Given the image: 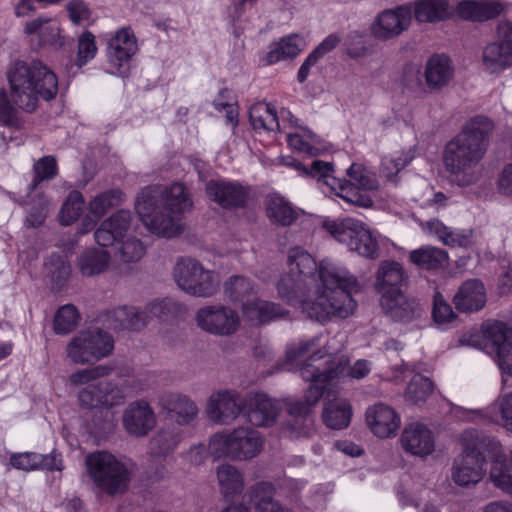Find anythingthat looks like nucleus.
<instances>
[{
	"label": "nucleus",
	"instance_id": "nucleus-13",
	"mask_svg": "<svg viewBox=\"0 0 512 512\" xmlns=\"http://www.w3.org/2000/svg\"><path fill=\"white\" fill-rule=\"evenodd\" d=\"M176 303L169 298L149 302L143 310L133 306L118 307L107 314L106 324L114 330H140L153 318H163L175 312Z\"/></svg>",
	"mask_w": 512,
	"mask_h": 512
},
{
	"label": "nucleus",
	"instance_id": "nucleus-44",
	"mask_svg": "<svg viewBox=\"0 0 512 512\" xmlns=\"http://www.w3.org/2000/svg\"><path fill=\"white\" fill-rule=\"evenodd\" d=\"M409 259L420 268L433 270L442 267L447 262L448 255L440 248L423 246L412 250Z\"/></svg>",
	"mask_w": 512,
	"mask_h": 512
},
{
	"label": "nucleus",
	"instance_id": "nucleus-8",
	"mask_svg": "<svg viewBox=\"0 0 512 512\" xmlns=\"http://www.w3.org/2000/svg\"><path fill=\"white\" fill-rule=\"evenodd\" d=\"M264 445L265 438L259 431L249 426H239L211 435L208 440V451L214 460L247 462L258 457Z\"/></svg>",
	"mask_w": 512,
	"mask_h": 512
},
{
	"label": "nucleus",
	"instance_id": "nucleus-11",
	"mask_svg": "<svg viewBox=\"0 0 512 512\" xmlns=\"http://www.w3.org/2000/svg\"><path fill=\"white\" fill-rule=\"evenodd\" d=\"M87 473L97 487L110 495L123 493L130 481L126 464L107 451H97L87 455Z\"/></svg>",
	"mask_w": 512,
	"mask_h": 512
},
{
	"label": "nucleus",
	"instance_id": "nucleus-59",
	"mask_svg": "<svg viewBox=\"0 0 512 512\" xmlns=\"http://www.w3.org/2000/svg\"><path fill=\"white\" fill-rule=\"evenodd\" d=\"M302 129L305 132L304 136H301L298 133H288L287 142L289 146L294 150L306 153L308 155H315L317 149L314 148L311 144V141L314 139L315 135L308 129Z\"/></svg>",
	"mask_w": 512,
	"mask_h": 512
},
{
	"label": "nucleus",
	"instance_id": "nucleus-29",
	"mask_svg": "<svg viewBox=\"0 0 512 512\" xmlns=\"http://www.w3.org/2000/svg\"><path fill=\"white\" fill-rule=\"evenodd\" d=\"M161 412L168 415L178 425L190 424L198 415L196 403L180 392H163L158 397Z\"/></svg>",
	"mask_w": 512,
	"mask_h": 512
},
{
	"label": "nucleus",
	"instance_id": "nucleus-45",
	"mask_svg": "<svg viewBox=\"0 0 512 512\" xmlns=\"http://www.w3.org/2000/svg\"><path fill=\"white\" fill-rule=\"evenodd\" d=\"M27 224H43L50 211V201L42 192L28 190L24 202Z\"/></svg>",
	"mask_w": 512,
	"mask_h": 512
},
{
	"label": "nucleus",
	"instance_id": "nucleus-27",
	"mask_svg": "<svg viewBox=\"0 0 512 512\" xmlns=\"http://www.w3.org/2000/svg\"><path fill=\"white\" fill-rule=\"evenodd\" d=\"M206 194L222 208H241L249 199L250 189L239 182L210 180L206 184Z\"/></svg>",
	"mask_w": 512,
	"mask_h": 512
},
{
	"label": "nucleus",
	"instance_id": "nucleus-61",
	"mask_svg": "<svg viewBox=\"0 0 512 512\" xmlns=\"http://www.w3.org/2000/svg\"><path fill=\"white\" fill-rule=\"evenodd\" d=\"M70 21L79 25L91 19V10L83 0H70L66 4Z\"/></svg>",
	"mask_w": 512,
	"mask_h": 512
},
{
	"label": "nucleus",
	"instance_id": "nucleus-12",
	"mask_svg": "<svg viewBox=\"0 0 512 512\" xmlns=\"http://www.w3.org/2000/svg\"><path fill=\"white\" fill-rule=\"evenodd\" d=\"M172 275L176 285L190 296L209 298L220 288L218 273L205 268L199 260L192 257L179 258Z\"/></svg>",
	"mask_w": 512,
	"mask_h": 512
},
{
	"label": "nucleus",
	"instance_id": "nucleus-24",
	"mask_svg": "<svg viewBox=\"0 0 512 512\" xmlns=\"http://www.w3.org/2000/svg\"><path fill=\"white\" fill-rule=\"evenodd\" d=\"M243 412L251 425L268 427L276 422L280 407L277 401L266 394L251 392L244 398Z\"/></svg>",
	"mask_w": 512,
	"mask_h": 512
},
{
	"label": "nucleus",
	"instance_id": "nucleus-39",
	"mask_svg": "<svg viewBox=\"0 0 512 512\" xmlns=\"http://www.w3.org/2000/svg\"><path fill=\"white\" fill-rule=\"evenodd\" d=\"M322 417L327 427L344 429L350 424L352 407L346 399L336 398L325 405Z\"/></svg>",
	"mask_w": 512,
	"mask_h": 512
},
{
	"label": "nucleus",
	"instance_id": "nucleus-56",
	"mask_svg": "<svg viewBox=\"0 0 512 512\" xmlns=\"http://www.w3.org/2000/svg\"><path fill=\"white\" fill-rule=\"evenodd\" d=\"M97 53L95 36L85 30L78 38L77 65L83 66L91 61Z\"/></svg>",
	"mask_w": 512,
	"mask_h": 512
},
{
	"label": "nucleus",
	"instance_id": "nucleus-55",
	"mask_svg": "<svg viewBox=\"0 0 512 512\" xmlns=\"http://www.w3.org/2000/svg\"><path fill=\"white\" fill-rule=\"evenodd\" d=\"M0 124L14 129L22 127L23 121L13 107L4 89L0 90Z\"/></svg>",
	"mask_w": 512,
	"mask_h": 512
},
{
	"label": "nucleus",
	"instance_id": "nucleus-25",
	"mask_svg": "<svg viewBox=\"0 0 512 512\" xmlns=\"http://www.w3.org/2000/svg\"><path fill=\"white\" fill-rule=\"evenodd\" d=\"M265 210L268 219L274 224H300L315 222L316 216L295 207L283 195L271 192L265 197Z\"/></svg>",
	"mask_w": 512,
	"mask_h": 512
},
{
	"label": "nucleus",
	"instance_id": "nucleus-37",
	"mask_svg": "<svg viewBox=\"0 0 512 512\" xmlns=\"http://www.w3.org/2000/svg\"><path fill=\"white\" fill-rule=\"evenodd\" d=\"M380 304L385 315L399 322H411L422 312L420 304L414 299L407 298L403 293L380 299Z\"/></svg>",
	"mask_w": 512,
	"mask_h": 512
},
{
	"label": "nucleus",
	"instance_id": "nucleus-22",
	"mask_svg": "<svg viewBox=\"0 0 512 512\" xmlns=\"http://www.w3.org/2000/svg\"><path fill=\"white\" fill-rule=\"evenodd\" d=\"M122 425L134 437L148 435L157 425V415L144 399L130 402L123 411Z\"/></svg>",
	"mask_w": 512,
	"mask_h": 512
},
{
	"label": "nucleus",
	"instance_id": "nucleus-49",
	"mask_svg": "<svg viewBox=\"0 0 512 512\" xmlns=\"http://www.w3.org/2000/svg\"><path fill=\"white\" fill-rule=\"evenodd\" d=\"M85 200L81 192L77 190L71 191L60 211V224H72L79 220L83 214Z\"/></svg>",
	"mask_w": 512,
	"mask_h": 512
},
{
	"label": "nucleus",
	"instance_id": "nucleus-5",
	"mask_svg": "<svg viewBox=\"0 0 512 512\" xmlns=\"http://www.w3.org/2000/svg\"><path fill=\"white\" fill-rule=\"evenodd\" d=\"M371 368V362L365 359L357 360L352 366L347 367V361L342 358H334L324 370H320L312 363L300 367L301 378L309 381L310 386L305 393L304 401L296 400L287 404L288 413L295 417H306L335 380L345 377L362 379L370 373Z\"/></svg>",
	"mask_w": 512,
	"mask_h": 512
},
{
	"label": "nucleus",
	"instance_id": "nucleus-30",
	"mask_svg": "<svg viewBox=\"0 0 512 512\" xmlns=\"http://www.w3.org/2000/svg\"><path fill=\"white\" fill-rule=\"evenodd\" d=\"M412 12L408 6H399L380 13L372 25L373 35L378 39H391L407 30Z\"/></svg>",
	"mask_w": 512,
	"mask_h": 512
},
{
	"label": "nucleus",
	"instance_id": "nucleus-41",
	"mask_svg": "<svg viewBox=\"0 0 512 512\" xmlns=\"http://www.w3.org/2000/svg\"><path fill=\"white\" fill-rule=\"evenodd\" d=\"M249 119L255 130L279 131L280 124L274 106L266 102L254 104L249 111Z\"/></svg>",
	"mask_w": 512,
	"mask_h": 512
},
{
	"label": "nucleus",
	"instance_id": "nucleus-35",
	"mask_svg": "<svg viewBox=\"0 0 512 512\" xmlns=\"http://www.w3.org/2000/svg\"><path fill=\"white\" fill-rule=\"evenodd\" d=\"M454 67L451 59L444 54L432 55L425 64L424 77L432 90H441L452 80Z\"/></svg>",
	"mask_w": 512,
	"mask_h": 512
},
{
	"label": "nucleus",
	"instance_id": "nucleus-57",
	"mask_svg": "<svg viewBox=\"0 0 512 512\" xmlns=\"http://www.w3.org/2000/svg\"><path fill=\"white\" fill-rule=\"evenodd\" d=\"M46 268L57 285H62L71 273L69 262L61 256H52L46 263Z\"/></svg>",
	"mask_w": 512,
	"mask_h": 512
},
{
	"label": "nucleus",
	"instance_id": "nucleus-40",
	"mask_svg": "<svg viewBox=\"0 0 512 512\" xmlns=\"http://www.w3.org/2000/svg\"><path fill=\"white\" fill-rule=\"evenodd\" d=\"M304 47V39L298 34L283 37L279 42L270 46V50L266 56V62L271 65L284 59L294 58Z\"/></svg>",
	"mask_w": 512,
	"mask_h": 512
},
{
	"label": "nucleus",
	"instance_id": "nucleus-46",
	"mask_svg": "<svg viewBox=\"0 0 512 512\" xmlns=\"http://www.w3.org/2000/svg\"><path fill=\"white\" fill-rule=\"evenodd\" d=\"M426 233L434 236L444 245L463 247L471 242V231H462L452 226H426Z\"/></svg>",
	"mask_w": 512,
	"mask_h": 512
},
{
	"label": "nucleus",
	"instance_id": "nucleus-34",
	"mask_svg": "<svg viewBox=\"0 0 512 512\" xmlns=\"http://www.w3.org/2000/svg\"><path fill=\"white\" fill-rule=\"evenodd\" d=\"M275 487L272 483L262 481L251 486L245 498L255 512H294L274 499Z\"/></svg>",
	"mask_w": 512,
	"mask_h": 512
},
{
	"label": "nucleus",
	"instance_id": "nucleus-19",
	"mask_svg": "<svg viewBox=\"0 0 512 512\" xmlns=\"http://www.w3.org/2000/svg\"><path fill=\"white\" fill-rule=\"evenodd\" d=\"M485 69L491 73L502 71L512 66V23L499 25L498 41L488 44L482 53Z\"/></svg>",
	"mask_w": 512,
	"mask_h": 512
},
{
	"label": "nucleus",
	"instance_id": "nucleus-53",
	"mask_svg": "<svg viewBox=\"0 0 512 512\" xmlns=\"http://www.w3.org/2000/svg\"><path fill=\"white\" fill-rule=\"evenodd\" d=\"M492 409L495 412L493 420L512 432V392L499 396Z\"/></svg>",
	"mask_w": 512,
	"mask_h": 512
},
{
	"label": "nucleus",
	"instance_id": "nucleus-50",
	"mask_svg": "<svg viewBox=\"0 0 512 512\" xmlns=\"http://www.w3.org/2000/svg\"><path fill=\"white\" fill-rule=\"evenodd\" d=\"M123 193L118 189H111L95 196L89 202V212L99 220L107 210L122 201Z\"/></svg>",
	"mask_w": 512,
	"mask_h": 512
},
{
	"label": "nucleus",
	"instance_id": "nucleus-17",
	"mask_svg": "<svg viewBox=\"0 0 512 512\" xmlns=\"http://www.w3.org/2000/svg\"><path fill=\"white\" fill-rule=\"evenodd\" d=\"M339 243L349 247L359 255L375 259L378 257L376 235L365 226H323Z\"/></svg>",
	"mask_w": 512,
	"mask_h": 512
},
{
	"label": "nucleus",
	"instance_id": "nucleus-43",
	"mask_svg": "<svg viewBox=\"0 0 512 512\" xmlns=\"http://www.w3.org/2000/svg\"><path fill=\"white\" fill-rule=\"evenodd\" d=\"M110 255L103 249H88L78 258V267L84 276H93L106 270Z\"/></svg>",
	"mask_w": 512,
	"mask_h": 512
},
{
	"label": "nucleus",
	"instance_id": "nucleus-2",
	"mask_svg": "<svg viewBox=\"0 0 512 512\" xmlns=\"http://www.w3.org/2000/svg\"><path fill=\"white\" fill-rule=\"evenodd\" d=\"M493 128V122L487 117H473L445 145L442 155L445 170L459 185L467 186L477 180Z\"/></svg>",
	"mask_w": 512,
	"mask_h": 512
},
{
	"label": "nucleus",
	"instance_id": "nucleus-42",
	"mask_svg": "<svg viewBox=\"0 0 512 512\" xmlns=\"http://www.w3.org/2000/svg\"><path fill=\"white\" fill-rule=\"evenodd\" d=\"M414 15L419 22H438L449 16L446 0H420L414 5Z\"/></svg>",
	"mask_w": 512,
	"mask_h": 512
},
{
	"label": "nucleus",
	"instance_id": "nucleus-47",
	"mask_svg": "<svg viewBox=\"0 0 512 512\" xmlns=\"http://www.w3.org/2000/svg\"><path fill=\"white\" fill-rule=\"evenodd\" d=\"M179 441V433L174 428H162L150 439V453L165 456L177 447Z\"/></svg>",
	"mask_w": 512,
	"mask_h": 512
},
{
	"label": "nucleus",
	"instance_id": "nucleus-6",
	"mask_svg": "<svg viewBox=\"0 0 512 512\" xmlns=\"http://www.w3.org/2000/svg\"><path fill=\"white\" fill-rule=\"evenodd\" d=\"M288 165L294 166L303 174L322 179L332 189H339L338 195L348 203L365 208L372 206V200L367 192L377 190L379 185L375 174L362 164L353 163L347 169L348 180L333 177V165L330 162L315 160L310 169L300 162H291Z\"/></svg>",
	"mask_w": 512,
	"mask_h": 512
},
{
	"label": "nucleus",
	"instance_id": "nucleus-15",
	"mask_svg": "<svg viewBox=\"0 0 512 512\" xmlns=\"http://www.w3.org/2000/svg\"><path fill=\"white\" fill-rule=\"evenodd\" d=\"M114 340L110 334L99 329L82 330L67 344V358L74 364L85 365L110 355Z\"/></svg>",
	"mask_w": 512,
	"mask_h": 512
},
{
	"label": "nucleus",
	"instance_id": "nucleus-33",
	"mask_svg": "<svg viewBox=\"0 0 512 512\" xmlns=\"http://www.w3.org/2000/svg\"><path fill=\"white\" fill-rule=\"evenodd\" d=\"M503 5L496 0H463L455 7L456 15L470 22H485L498 17Z\"/></svg>",
	"mask_w": 512,
	"mask_h": 512
},
{
	"label": "nucleus",
	"instance_id": "nucleus-51",
	"mask_svg": "<svg viewBox=\"0 0 512 512\" xmlns=\"http://www.w3.org/2000/svg\"><path fill=\"white\" fill-rule=\"evenodd\" d=\"M433 384L429 378L417 374L410 380L406 390V400L414 404H419L431 395Z\"/></svg>",
	"mask_w": 512,
	"mask_h": 512
},
{
	"label": "nucleus",
	"instance_id": "nucleus-9",
	"mask_svg": "<svg viewBox=\"0 0 512 512\" xmlns=\"http://www.w3.org/2000/svg\"><path fill=\"white\" fill-rule=\"evenodd\" d=\"M164 207L156 205L150 188L143 189L137 197L135 209L142 224H174L182 214L191 211L193 200L186 187L174 183L163 194Z\"/></svg>",
	"mask_w": 512,
	"mask_h": 512
},
{
	"label": "nucleus",
	"instance_id": "nucleus-3",
	"mask_svg": "<svg viewBox=\"0 0 512 512\" xmlns=\"http://www.w3.org/2000/svg\"><path fill=\"white\" fill-rule=\"evenodd\" d=\"M111 373V368L98 365L79 369L69 376V386L75 392L79 405L85 409L113 408L126 398V389L138 393L145 390L141 379L126 381L124 386L113 382H102L100 378Z\"/></svg>",
	"mask_w": 512,
	"mask_h": 512
},
{
	"label": "nucleus",
	"instance_id": "nucleus-38",
	"mask_svg": "<svg viewBox=\"0 0 512 512\" xmlns=\"http://www.w3.org/2000/svg\"><path fill=\"white\" fill-rule=\"evenodd\" d=\"M217 485L225 498H234L241 494L245 487L241 471L230 463H222L215 469Z\"/></svg>",
	"mask_w": 512,
	"mask_h": 512
},
{
	"label": "nucleus",
	"instance_id": "nucleus-23",
	"mask_svg": "<svg viewBox=\"0 0 512 512\" xmlns=\"http://www.w3.org/2000/svg\"><path fill=\"white\" fill-rule=\"evenodd\" d=\"M343 337L339 340L337 337L328 341L323 335H316L309 339H303L298 342H292L286 349V360L293 363L302 357H309L311 361L322 359L326 355H331L342 347Z\"/></svg>",
	"mask_w": 512,
	"mask_h": 512
},
{
	"label": "nucleus",
	"instance_id": "nucleus-52",
	"mask_svg": "<svg viewBox=\"0 0 512 512\" xmlns=\"http://www.w3.org/2000/svg\"><path fill=\"white\" fill-rule=\"evenodd\" d=\"M80 315L71 304L60 307L54 317V331L57 334H67L76 328Z\"/></svg>",
	"mask_w": 512,
	"mask_h": 512
},
{
	"label": "nucleus",
	"instance_id": "nucleus-20",
	"mask_svg": "<svg viewBox=\"0 0 512 512\" xmlns=\"http://www.w3.org/2000/svg\"><path fill=\"white\" fill-rule=\"evenodd\" d=\"M365 422L374 436L389 439L397 436L402 418L392 406L379 402L367 407Z\"/></svg>",
	"mask_w": 512,
	"mask_h": 512
},
{
	"label": "nucleus",
	"instance_id": "nucleus-16",
	"mask_svg": "<svg viewBox=\"0 0 512 512\" xmlns=\"http://www.w3.org/2000/svg\"><path fill=\"white\" fill-rule=\"evenodd\" d=\"M195 321L201 330L217 336L232 335L240 327L238 313L231 307L220 304L206 305L198 309Z\"/></svg>",
	"mask_w": 512,
	"mask_h": 512
},
{
	"label": "nucleus",
	"instance_id": "nucleus-48",
	"mask_svg": "<svg viewBox=\"0 0 512 512\" xmlns=\"http://www.w3.org/2000/svg\"><path fill=\"white\" fill-rule=\"evenodd\" d=\"M33 179L28 186V190L34 192L43 181L54 179L58 175V166L56 158L52 155H46L33 164Z\"/></svg>",
	"mask_w": 512,
	"mask_h": 512
},
{
	"label": "nucleus",
	"instance_id": "nucleus-64",
	"mask_svg": "<svg viewBox=\"0 0 512 512\" xmlns=\"http://www.w3.org/2000/svg\"><path fill=\"white\" fill-rule=\"evenodd\" d=\"M498 189L502 194L512 195V161L504 166L498 179Z\"/></svg>",
	"mask_w": 512,
	"mask_h": 512
},
{
	"label": "nucleus",
	"instance_id": "nucleus-36",
	"mask_svg": "<svg viewBox=\"0 0 512 512\" xmlns=\"http://www.w3.org/2000/svg\"><path fill=\"white\" fill-rule=\"evenodd\" d=\"M453 302L459 311H479L486 303V291L483 283L477 279L465 281L459 287Z\"/></svg>",
	"mask_w": 512,
	"mask_h": 512
},
{
	"label": "nucleus",
	"instance_id": "nucleus-54",
	"mask_svg": "<svg viewBox=\"0 0 512 512\" xmlns=\"http://www.w3.org/2000/svg\"><path fill=\"white\" fill-rule=\"evenodd\" d=\"M412 156L407 153H397L382 159L381 173L391 182L396 183L397 174L407 166Z\"/></svg>",
	"mask_w": 512,
	"mask_h": 512
},
{
	"label": "nucleus",
	"instance_id": "nucleus-28",
	"mask_svg": "<svg viewBox=\"0 0 512 512\" xmlns=\"http://www.w3.org/2000/svg\"><path fill=\"white\" fill-rule=\"evenodd\" d=\"M401 448L408 454L424 458L435 450L434 433L424 424H407L399 438Z\"/></svg>",
	"mask_w": 512,
	"mask_h": 512
},
{
	"label": "nucleus",
	"instance_id": "nucleus-18",
	"mask_svg": "<svg viewBox=\"0 0 512 512\" xmlns=\"http://www.w3.org/2000/svg\"><path fill=\"white\" fill-rule=\"evenodd\" d=\"M244 399L235 390H221L210 395L206 414L217 425H230L243 412Z\"/></svg>",
	"mask_w": 512,
	"mask_h": 512
},
{
	"label": "nucleus",
	"instance_id": "nucleus-62",
	"mask_svg": "<svg viewBox=\"0 0 512 512\" xmlns=\"http://www.w3.org/2000/svg\"><path fill=\"white\" fill-rule=\"evenodd\" d=\"M147 231L146 238L155 239H172L178 237L183 226H143Z\"/></svg>",
	"mask_w": 512,
	"mask_h": 512
},
{
	"label": "nucleus",
	"instance_id": "nucleus-4",
	"mask_svg": "<svg viewBox=\"0 0 512 512\" xmlns=\"http://www.w3.org/2000/svg\"><path fill=\"white\" fill-rule=\"evenodd\" d=\"M14 103L26 112H34L38 99L52 100L58 93V79L41 61H16L7 72Z\"/></svg>",
	"mask_w": 512,
	"mask_h": 512
},
{
	"label": "nucleus",
	"instance_id": "nucleus-1",
	"mask_svg": "<svg viewBox=\"0 0 512 512\" xmlns=\"http://www.w3.org/2000/svg\"><path fill=\"white\" fill-rule=\"evenodd\" d=\"M276 287L283 301L319 322L352 315L357 306L352 295L360 290L357 278L347 268L328 259L317 263L299 247L289 250L287 271Z\"/></svg>",
	"mask_w": 512,
	"mask_h": 512
},
{
	"label": "nucleus",
	"instance_id": "nucleus-60",
	"mask_svg": "<svg viewBox=\"0 0 512 512\" xmlns=\"http://www.w3.org/2000/svg\"><path fill=\"white\" fill-rule=\"evenodd\" d=\"M432 315L434 321L439 324H448L454 320L455 314L451 306L444 300L439 293L434 295Z\"/></svg>",
	"mask_w": 512,
	"mask_h": 512
},
{
	"label": "nucleus",
	"instance_id": "nucleus-7",
	"mask_svg": "<svg viewBox=\"0 0 512 512\" xmlns=\"http://www.w3.org/2000/svg\"><path fill=\"white\" fill-rule=\"evenodd\" d=\"M461 444L463 453L453 463L451 478L460 487H471L483 478L486 457L496 452L499 444L473 429L461 434Z\"/></svg>",
	"mask_w": 512,
	"mask_h": 512
},
{
	"label": "nucleus",
	"instance_id": "nucleus-58",
	"mask_svg": "<svg viewBox=\"0 0 512 512\" xmlns=\"http://www.w3.org/2000/svg\"><path fill=\"white\" fill-rule=\"evenodd\" d=\"M40 453L36 452H20L10 456V464L18 470L34 471L39 470Z\"/></svg>",
	"mask_w": 512,
	"mask_h": 512
},
{
	"label": "nucleus",
	"instance_id": "nucleus-21",
	"mask_svg": "<svg viewBox=\"0 0 512 512\" xmlns=\"http://www.w3.org/2000/svg\"><path fill=\"white\" fill-rule=\"evenodd\" d=\"M138 50L137 40L130 28L123 27L108 41L106 54L113 73L124 75Z\"/></svg>",
	"mask_w": 512,
	"mask_h": 512
},
{
	"label": "nucleus",
	"instance_id": "nucleus-14",
	"mask_svg": "<svg viewBox=\"0 0 512 512\" xmlns=\"http://www.w3.org/2000/svg\"><path fill=\"white\" fill-rule=\"evenodd\" d=\"M101 246H113L115 256L123 263H137L146 254L149 239L141 240L131 226H98L94 232Z\"/></svg>",
	"mask_w": 512,
	"mask_h": 512
},
{
	"label": "nucleus",
	"instance_id": "nucleus-10",
	"mask_svg": "<svg viewBox=\"0 0 512 512\" xmlns=\"http://www.w3.org/2000/svg\"><path fill=\"white\" fill-rule=\"evenodd\" d=\"M254 283L244 276H232L224 284L226 295L234 302H242V314L251 323L258 325L283 317L287 311L279 304L250 299Z\"/></svg>",
	"mask_w": 512,
	"mask_h": 512
},
{
	"label": "nucleus",
	"instance_id": "nucleus-31",
	"mask_svg": "<svg viewBox=\"0 0 512 512\" xmlns=\"http://www.w3.org/2000/svg\"><path fill=\"white\" fill-rule=\"evenodd\" d=\"M23 31L26 35H35L39 47L60 49L65 44L60 24L52 17L41 15L31 19L25 23Z\"/></svg>",
	"mask_w": 512,
	"mask_h": 512
},
{
	"label": "nucleus",
	"instance_id": "nucleus-32",
	"mask_svg": "<svg viewBox=\"0 0 512 512\" xmlns=\"http://www.w3.org/2000/svg\"><path fill=\"white\" fill-rule=\"evenodd\" d=\"M407 281L403 267L396 261L386 260L379 265L375 287L381 299L403 293L402 288Z\"/></svg>",
	"mask_w": 512,
	"mask_h": 512
},
{
	"label": "nucleus",
	"instance_id": "nucleus-63",
	"mask_svg": "<svg viewBox=\"0 0 512 512\" xmlns=\"http://www.w3.org/2000/svg\"><path fill=\"white\" fill-rule=\"evenodd\" d=\"M39 470L62 471L64 469L61 453L52 450L49 454H40Z\"/></svg>",
	"mask_w": 512,
	"mask_h": 512
},
{
	"label": "nucleus",
	"instance_id": "nucleus-26",
	"mask_svg": "<svg viewBox=\"0 0 512 512\" xmlns=\"http://www.w3.org/2000/svg\"><path fill=\"white\" fill-rule=\"evenodd\" d=\"M484 338L496 348V362L503 374L512 376V331L502 322L486 323Z\"/></svg>",
	"mask_w": 512,
	"mask_h": 512
}]
</instances>
